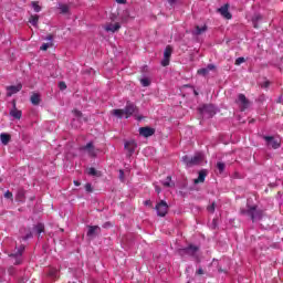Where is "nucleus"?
Returning a JSON list of instances; mask_svg holds the SVG:
<instances>
[{"label": "nucleus", "mask_w": 283, "mask_h": 283, "mask_svg": "<svg viewBox=\"0 0 283 283\" xmlns=\"http://www.w3.org/2000/svg\"><path fill=\"white\" fill-rule=\"evenodd\" d=\"M262 19H263L262 14H260V13L254 14V15L252 17V19H251L253 28H255V29L260 28V25L258 24V22H259V21H262Z\"/></svg>", "instance_id": "4be33fe9"}, {"label": "nucleus", "mask_w": 283, "mask_h": 283, "mask_svg": "<svg viewBox=\"0 0 283 283\" xmlns=\"http://www.w3.org/2000/svg\"><path fill=\"white\" fill-rule=\"evenodd\" d=\"M168 3L170 6H176V3H178V0H168Z\"/></svg>", "instance_id": "69168bd1"}, {"label": "nucleus", "mask_w": 283, "mask_h": 283, "mask_svg": "<svg viewBox=\"0 0 283 283\" xmlns=\"http://www.w3.org/2000/svg\"><path fill=\"white\" fill-rule=\"evenodd\" d=\"M73 114L75 116V118H78V120H81V118H83V112L78 111V109H73Z\"/></svg>", "instance_id": "e433bc0d"}, {"label": "nucleus", "mask_w": 283, "mask_h": 283, "mask_svg": "<svg viewBox=\"0 0 283 283\" xmlns=\"http://www.w3.org/2000/svg\"><path fill=\"white\" fill-rule=\"evenodd\" d=\"M113 116H116V118H123V116H125V109H113Z\"/></svg>", "instance_id": "2f4dec72"}, {"label": "nucleus", "mask_w": 283, "mask_h": 283, "mask_svg": "<svg viewBox=\"0 0 283 283\" xmlns=\"http://www.w3.org/2000/svg\"><path fill=\"white\" fill-rule=\"evenodd\" d=\"M235 103L237 105H239L241 112H245V109H249L251 107V101H249V98H247V95L242 93L238 95Z\"/></svg>", "instance_id": "423d86ee"}, {"label": "nucleus", "mask_w": 283, "mask_h": 283, "mask_svg": "<svg viewBox=\"0 0 283 283\" xmlns=\"http://www.w3.org/2000/svg\"><path fill=\"white\" fill-rule=\"evenodd\" d=\"M46 41H54V35L52 34H49L46 38H45Z\"/></svg>", "instance_id": "e2e57ef3"}, {"label": "nucleus", "mask_w": 283, "mask_h": 283, "mask_svg": "<svg viewBox=\"0 0 283 283\" xmlns=\"http://www.w3.org/2000/svg\"><path fill=\"white\" fill-rule=\"evenodd\" d=\"M31 8H33L34 12H41L42 8L39 6V1H32Z\"/></svg>", "instance_id": "72a5a7b5"}, {"label": "nucleus", "mask_w": 283, "mask_h": 283, "mask_svg": "<svg viewBox=\"0 0 283 283\" xmlns=\"http://www.w3.org/2000/svg\"><path fill=\"white\" fill-rule=\"evenodd\" d=\"M119 180H125V171L123 169L119 170Z\"/></svg>", "instance_id": "864d4df0"}, {"label": "nucleus", "mask_w": 283, "mask_h": 283, "mask_svg": "<svg viewBox=\"0 0 283 283\" xmlns=\"http://www.w3.org/2000/svg\"><path fill=\"white\" fill-rule=\"evenodd\" d=\"M202 32H207V24H205L203 27L197 25L196 30L192 31V34L195 36H200V34H202Z\"/></svg>", "instance_id": "bb28decb"}, {"label": "nucleus", "mask_w": 283, "mask_h": 283, "mask_svg": "<svg viewBox=\"0 0 283 283\" xmlns=\"http://www.w3.org/2000/svg\"><path fill=\"white\" fill-rule=\"evenodd\" d=\"M200 252V245H196L193 243L188 244L185 248H179L176 250V253L180 258H193V260H198V253Z\"/></svg>", "instance_id": "f03ea898"}, {"label": "nucleus", "mask_w": 283, "mask_h": 283, "mask_svg": "<svg viewBox=\"0 0 283 283\" xmlns=\"http://www.w3.org/2000/svg\"><path fill=\"white\" fill-rule=\"evenodd\" d=\"M139 81L143 87H149V85H151V80L147 77L146 74H143V77Z\"/></svg>", "instance_id": "cd10ccee"}, {"label": "nucleus", "mask_w": 283, "mask_h": 283, "mask_svg": "<svg viewBox=\"0 0 283 283\" xmlns=\"http://www.w3.org/2000/svg\"><path fill=\"white\" fill-rule=\"evenodd\" d=\"M207 211H209V213H216V202H212L210 206H208Z\"/></svg>", "instance_id": "58836bf2"}, {"label": "nucleus", "mask_w": 283, "mask_h": 283, "mask_svg": "<svg viewBox=\"0 0 283 283\" xmlns=\"http://www.w3.org/2000/svg\"><path fill=\"white\" fill-rule=\"evenodd\" d=\"M4 198H7V200H13V198H12V192H11L10 190H7V191L4 192Z\"/></svg>", "instance_id": "de8ad7c7"}, {"label": "nucleus", "mask_w": 283, "mask_h": 283, "mask_svg": "<svg viewBox=\"0 0 283 283\" xmlns=\"http://www.w3.org/2000/svg\"><path fill=\"white\" fill-rule=\"evenodd\" d=\"M266 101V95L261 94L258 98H256V103H264Z\"/></svg>", "instance_id": "37998d69"}, {"label": "nucleus", "mask_w": 283, "mask_h": 283, "mask_svg": "<svg viewBox=\"0 0 283 283\" xmlns=\"http://www.w3.org/2000/svg\"><path fill=\"white\" fill-rule=\"evenodd\" d=\"M164 187L174 188L176 182L171 181V176H168L165 181H161Z\"/></svg>", "instance_id": "c85d7f7f"}, {"label": "nucleus", "mask_w": 283, "mask_h": 283, "mask_svg": "<svg viewBox=\"0 0 283 283\" xmlns=\"http://www.w3.org/2000/svg\"><path fill=\"white\" fill-rule=\"evenodd\" d=\"M39 14H32L29 18V23H31V25H33V28H39Z\"/></svg>", "instance_id": "b1692460"}, {"label": "nucleus", "mask_w": 283, "mask_h": 283, "mask_svg": "<svg viewBox=\"0 0 283 283\" xmlns=\"http://www.w3.org/2000/svg\"><path fill=\"white\" fill-rule=\"evenodd\" d=\"M119 17V20L122 23H129V19H132V15L129 13V9H125L120 12L117 13Z\"/></svg>", "instance_id": "f3484780"}, {"label": "nucleus", "mask_w": 283, "mask_h": 283, "mask_svg": "<svg viewBox=\"0 0 283 283\" xmlns=\"http://www.w3.org/2000/svg\"><path fill=\"white\" fill-rule=\"evenodd\" d=\"M241 216H248L252 222H260L264 218V210L259 209L258 205L251 206L247 203V209H240Z\"/></svg>", "instance_id": "f257e3e1"}, {"label": "nucleus", "mask_w": 283, "mask_h": 283, "mask_svg": "<svg viewBox=\"0 0 283 283\" xmlns=\"http://www.w3.org/2000/svg\"><path fill=\"white\" fill-rule=\"evenodd\" d=\"M216 167L219 174H224V170L227 169V164H224V161H218Z\"/></svg>", "instance_id": "c756f323"}, {"label": "nucleus", "mask_w": 283, "mask_h": 283, "mask_svg": "<svg viewBox=\"0 0 283 283\" xmlns=\"http://www.w3.org/2000/svg\"><path fill=\"white\" fill-rule=\"evenodd\" d=\"M18 255H23V251H25V245L21 244L18 249Z\"/></svg>", "instance_id": "49530a36"}, {"label": "nucleus", "mask_w": 283, "mask_h": 283, "mask_svg": "<svg viewBox=\"0 0 283 283\" xmlns=\"http://www.w3.org/2000/svg\"><path fill=\"white\" fill-rule=\"evenodd\" d=\"M218 12L223 17V19H233L231 12H229V3L223 4L221 8L218 9Z\"/></svg>", "instance_id": "2eb2a0df"}, {"label": "nucleus", "mask_w": 283, "mask_h": 283, "mask_svg": "<svg viewBox=\"0 0 283 283\" xmlns=\"http://www.w3.org/2000/svg\"><path fill=\"white\" fill-rule=\"evenodd\" d=\"M23 90V84L19 83L18 85H11L7 87V96H12V94H18Z\"/></svg>", "instance_id": "dca6fc26"}, {"label": "nucleus", "mask_w": 283, "mask_h": 283, "mask_svg": "<svg viewBox=\"0 0 283 283\" xmlns=\"http://www.w3.org/2000/svg\"><path fill=\"white\" fill-rule=\"evenodd\" d=\"M218 228V221L216 219H213L212 221V229H217Z\"/></svg>", "instance_id": "680f3d73"}, {"label": "nucleus", "mask_w": 283, "mask_h": 283, "mask_svg": "<svg viewBox=\"0 0 283 283\" xmlns=\"http://www.w3.org/2000/svg\"><path fill=\"white\" fill-rule=\"evenodd\" d=\"M196 274H197V275H205V270H202V268H199V269L196 271Z\"/></svg>", "instance_id": "5fc2aeb1"}, {"label": "nucleus", "mask_w": 283, "mask_h": 283, "mask_svg": "<svg viewBox=\"0 0 283 283\" xmlns=\"http://www.w3.org/2000/svg\"><path fill=\"white\" fill-rule=\"evenodd\" d=\"M145 207H153L151 200L144 201Z\"/></svg>", "instance_id": "13d9d810"}, {"label": "nucleus", "mask_w": 283, "mask_h": 283, "mask_svg": "<svg viewBox=\"0 0 283 283\" xmlns=\"http://www.w3.org/2000/svg\"><path fill=\"white\" fill-rule=\"evenodd\" d=\"M134 116H135L136 120H138V123H140V120L145 119V116L138 115V113H136Z\"/></svg>", "instance_id": "3c124183"}, {"label": "nucleus", "mask_w": 283, "mask_h": 283, "mask_svg": "<svg viewBox=\"0 0 283 283\" xmlns=\"http://www.w3.org/2000/svg\"><path fill=\"white\" fill-rule=\"evenodd\" d=\"M59 9L61 10V14H69L70 13V6L60 3Z\"/></svg>", "instance_id": "7c9ffc66"}, {"label": "nucleus", "mask_w": 283, "mask_h": 283, "mask_svg": "<svg viewBox=\"0 0 283 283\" xmlns=\"http://www.w3.org/2000/svg\"><path fill=\"white\" fill-rule=\"evenodd\" d=\"M88 176H99L98 175V170H96V168H94V167H91L90 169H88Z\"/></svg>", "instance_id": "4c0bfd02"}, {"label": "nucleus", "mask_w": 283, "mask_h": 283, "mask_svg": "<svg viewBox=\"0 0 283 283\" xmlns=\"http://www.w3.org/2000/svg\"><path fill=\"white\" fill-rule=\"evenodd\" d=\"M181 160L186 164V167H196L205 163V154L196 153L193 157L186 155L181 158Z\"/></svg>", "instance_id": "20e7f679"}, {"label": "nucleus", "mask_w": 283, "mask_h": 283, "mask_svg": "<svg viewBox=\"0 0 283 283\" xmlns=\"http://www.w3.org/2000/svg\"><path fill=\"white\" fill-rule=\"evenodd\" d=\"M179 187L180 189H187V180H185Z\"/></svg>", "instance_id": "052dcab7"}, {"label": "nucleus", "mask_w": 283, "mask_h": 283, "mask_svg": "<svg viewBox=\"0 0 283 283\" xmlns=\"http://www.w3.org/2000/svg\"><path fill=\"white\" fill-rule=\"evenodd\" d=\"M260 86L263 90H269V87H271V81H265V82L261 83Z\"/></svg>", "instance_id": "a19ab883"}, {"label": "nucleus", "mask_w": 283, "mask_h": 283, "mask_svg": "<svg viewBox=\"0 0 283 283\" xmlns=\"http://www.w3.org/2000/svg\"><path fill=\"white\" fill-rule=\"evenodd\" d=\"M139 109L136 107V105L132 102H127L126 106L124 108L125 118H129L130 116H136V114H139Z\"/></svg>", "instance_id": "6e6552de"}, {"label": "nucleus", "mask_w": 283, "mask_h": 283, "mask_svg": "<svg viewBox=\"0 0 283 283\" xmlns=\"http://www.w3.org/2000/svg\"><path fill=\"white\" fill-rule=\"evenodd\" d=\"M207 174L209 171L207 169H202L199 171L198 178L193 180L195 185H198L200 182H205V178H207Z\"/></svg>", "instance_id": "a211bd4d"}, {"label": "nucleus", "mask_w": 283, "mask_h": 283, "mask_svg": "<svg viewBox=\"0 0 283 283\" xmlns=\"http://www.w3.org/2000/svg\"><path fill=\"white\" fill-rule=\"evenodd\" d=\"M220 109L216 107L213 104H203L201 107L198 108V113L201 118H213L216 114H218Z\"/></svg>", "instance_id": "7ed1b4c3"}, {"label": "nucleus", "mask_w": 283, "mask_h": 283, "mask_svg": "<svg viewBox=\"0 0 283 283\" xmlns=\"http://www.w3.org/2000/svg\"><path fill=\"white\" fill-rule=\"evenodd\" d=\"M31 238H33V234H32V232H29V233H27L24 237H22V240H30Z\"/></svg>", "instance_id": "603ef678"}, {"label": "nucleus", "mask_w": 283, "mask_h": 283, "mask_svg": "<svg viewBox=\"0 0 283 283\" xmlns=\"http://www.w3.org/2000/svg\"><path fill=\"white\" fill-rule=\"evenodd\" d=\"M11 103H12L13 109L9 112V116H12V118H15V120H21V116H23V112L17 108V99H12Z\"/></svg>", "instance_id": "ddd939ff"}, {"label": "nucleus", "mask_w": 283, "mask_h": 283, "mask_svg": "<svg viewBox=\"0 0 283 283\" xmlns=\"http://www.w3.org/2000/svg\"><path fill=\"white\" fill-rule=\"evenodd\" d=\"M118 19V14L112 13L111 14V21H116Z\"/></svg>", "instance_id": "4d7b16f0"}, {"label": "nucleus", "mask_w": 283, "mask_h": 283, "mask_svg": "<svg viewBox=\"0 0 283 283\" xmlns=\"http://www.w3.org/2000/svg\"><path fill=\"white\" fill-rule=\"evenodd\" d=\"M9 258H21V254H19V251L15 250L13 253L9 254Z\"/></svg>", "instance_id": "09e8293b"}, {"label": "nucleus", "mask_w": 283, "mask_h": 283, "mask_svg": "<svg viewBox=\"0 0 283 283\" xmlns=\"http://www.w3.org/2000/svg\"><path fill=\"white\" fill-rule=\"evenodd\" d=\"M216 70L214 64H208L206 67L199 69L197 74H199V76H209V72H216Z\"/></svg>", "instance_id": "4468645a"}, {"label": "nucleus", "mask_w": 283, "mask_h": 283, "mask_svg": "<svg viewBox=\"0 0 283 283\" xmlns=\"http://www.w3.org/2000/svg\"><path fill=\"white\" fill-rule=\"evenodd\" d=\"M10 140H12V136L8 133L0 134V143L3 145H9Z\"/></svg>", "instance_id": "412c9836"}, {"label": "nucleus", "mask_w": 283, "mask_h": 283, "mask_svg": "<svg viewBox=\"0 0 283 283\" xmlns=\"http://www.w3.org/2000/svg\"><path fill=\"white\" fill-rule=\"evenodd\" d=\"M33 231H35V233H38V235H41V233H43L45 231V224L39 222L38 224H35L33 227Z\"/></svg>", "instance_id": "a878e982"}, {"label": "nucleus", "mask_w": 283, "mask_h": 283, "mask_svg": "<svg viewBox=\"0 0 283 283\" xmlns=\"http://www.w3.org/2000/svg\"><path fill=\"white\" fill-rule=\"evenodd\" d=\"M142 73H144V74H149V66H148V65H144V66L142 67Z\"/></svg>", "instance_id": "8fccbe9b"}, {"label": "nucleus", "mask_w": 283, "mask_h": 283, "mask_svg": "<svg viewBox=\"0 0 283 283\" xmlns=\"http://www.w3.org/2000/svg\"><path fill=\"white\" fill-rule=\"evenodd\" d=\"M84 189L87 193L94 192V187H92V184H90V182L85 184Z\"/></svg>", "instance_id": "c9c22d12"}, {"label": "nucleus", "mask_w": 283, "mask_h": 283, "mask_svg": "<svg viewBox=\"0 0 283 283\" xmlns=\"http://www.w3.org/2000/svg\"><path fill=\"white\" fill-rule=\"evenodd\" d=\"M28 282V277H20L19 279V283H27Z\"/></svg>", "instance_id": "0e129e2a"}, {"label": "nucleus", "mask_w": 283, "mask_h": 283, "mask_svg": "<svg viewBox=\"0 0 283 283\" xmlns=\"http://www.w3.org/2000/svg\"><path fill=\"white\" fill-rule=\"evenodd\" d=\"M59 90H61V92H64V90H67V84H65V82L63 81L59 82Z\"/></svg>", "instance_id": "79ce46f5"}, {"label": "nucleus", "mask_w": 283, "mask_h": 283, "mask_svg": "<svg viewBox=\"0 0 283 283\" xmlns=\"http://www.w3.org/2000/svg\"><path fill=\"white\" fill-rule=\"evenodd\" d=\"M8 273H9V275H14V273H15L14 268L13 266L9 268Z\"/></svg>", "instance_id": "6e6d98bb"}, {"label": "nucleus", "mask_w": 283, "mask_h": 283, "mask_svg": "<svg viewBox=\"0 0 283 283\" xmlns=\"http://www.w3.org/2000/svg\"><path fill=\"white\" fill-rule=\"evenodd\" d=\"M155 191H156L157 193H160V191H163V189H160V186H156V187H155Z\"/></svg>", "instance_id": "338daca9"}, {"label": "nucleus", "mask_w": 283, "mask_h": 283, "mask_svg": "<svg viewBox=\"0 0 283 283\" xmlns=\"http://www.w3.org/2000/svg\"><path fill=\"white\" fill-rule=\"evenodd\" d=\"M154 134H156V128H151L150 126L139 127V136L144 138H150Z\"/></svg>", "instance_id": "f8f14e48"}, {"label": "nucleus", "mask_w": 283, "mask_h": 283, "mask_svg": "<svg viewBox=\"0 0 283 283\" xmlns=\"http://www.w3.org/2000/svg\"><path fill=\"white\" fill-rule=\"evenodd\" d=\"M118 30H120V23L116 22L115 24L113 23H108L106 27H105V31L106 32H118Z\"/></svg>", "instance_id": "aec40b11"}, {"label": "nucleus", "mask_w": 283, "mask_h": 283, "mask_svg": "<svg viewBox=\"0 0 283 283\" xmlns=\"http://www.w3.org/2000/svg\"><path fill=\"white\" fill-rule=\"evenodd\" d=\"M49 277H52L53 280L57 277L59 275V270L51 268L49 269V273H48Z\"/></svg>", "instance_id": "473e14b6"}, {"label": "nucleus", "mask_w": 283, "mask_h": 283, "mask_svg": "<svg viewBox=\"0 0 283 283\" xmlns=\"http://www.w3.org/2000/svg\"><path fill=\"white\" fill-rule=\"evenodd\" d=\"M155 211L157 212V216L159 218H165L167 213H169V205H167V201L161 200L158 202L155 207Z\"/></svg>", "instance_id": "0eeeda50"}, {"label": "nucleus", "mask_w": 283, "mask_h": 283, "mask_svg": "<svg viewBox=\"0 0 283 283\" xmlns=\"http://www.w3.org/2000/svg\"><path fill=\"white\" fill-rule=\"evenodd\" d=\"M171 54H174V46L167 45L164 51V59L161 61L163 67H167L171 61Z\"/></svg>", "instance_id": "1a4fd4ad"}, {"label": "nucleus", "mask_w": 283, "mask_h": 283, "mask_svg": "<svg viewBox=\"0 0 283 283\" xmlns=\"http://www.w3.org/2000/svg\"><path fill=\"white\" fill-rule=\"evenodd\" d=\"M87 232L86 235L90 240H94V238H98L101 235V227L98 226H86Z\"/></svg>", "instance_id": "9d476101"}, {"label": "nucleus", "mask_w": 283, "mask_h": 283, "mask_svg": "<svg viewBox=\"0 0 283 283\" xmlns=\"http://www.w3.org/2000/svg\"><path fill=\"white\" fill-rule=\"evenodd\" d=\"M247 62V60L244 59V57H238L237 60H235V65H242V63H245Z\"/></svg>", "instance_id": "a18cd8bd"}, {"label": "nucleus", "mask_w": 283, "mask_h": 283, "mask_svg": "<svg viewBox=\"0 0 283 283\" xmlns=\"http://www.w3.org/2000/svg\"><path fill=\"white\" fill-rule=\"evenodd\" d=\"M17 200H19V202H25V189L23 188L18 189Z\"/></svg>", "instance_id": "5701e85b"}, {"label": "nucleus", "mask_w": 283, "mask_h": 283, "mask_svg": "<svg viewBox=\"0 0 283 283\" xmlns=\"http://www.w3.org/2000/svg\"><path fill=\"white\" fill-rule=\"evenodd\" d=\"M52 46V43H43L41 46H40V50H42V52H48V49Z\"/></svg>", "instance_id": "ea45409f"}, {"label": "nucleus", "mask_w": 283, "mask_h": 283, "mask_svg": "<svg viewBox=\"0 0 283 283\" xmlns=\"http://www.w3.org/2000/svg\"><path fill=\"white\" fill-rule=\"evenodd\" d=\"M83 149H86L90 154V156H92V158H96V151L94 150V142H88Z\"/></svg>", "instance_id": "6ab92c4d"}, {"label": "nucleus", "mask_w": 283, "mask_h": 283, "mask_svg": "<svg viewBox=\"0 0 283 283\" xmlns=\"http://www.w3.org/2000/svg\"><path fill=\"white\" fill-rule=\"evenodd\" d=\"M217 263V269H218V273H227V270H223L222 266H220V264L218 263L217 259L212 260V264Z\"/></svg>", "instance_id": "f704fd0d"}, {"label": "nucleus", "mask_w": 283, "mask_h": 283, "mask_svg": "<svg viewBox=\"0 0 283 283\" xmlns=\"http://www.w3.org/2000/svg\"><path fill=\"white\" fill-rule=\"evenodd\" d=\"M269 187H270L271 189H275V187H277V182H270V184H269Z\"/></svg>", "instance_id": "bf43d9fd"}, {"label": "nucleus", "mask_w": 283, "mask_h": 283, "mask_svg": "<svg viewBox=\"0 0 283 283\" xmlns=\"http://www.w3.org/2000/svg\"><path fill=\"white\" fill-rule=\"evenodd\" d=\"M30 101L33 105H41V94L33 93Z\"/></svg>", "instance_id": "393cba45"}, {"label": "nucleus", "mask_w": 283, "mask_h": 283, "mask_svg": "<svg viewBox=\"0 0 283 283\" xmlns=\"http://www.w3.org/2000/svg\"><path fill=\"white\" fill-rule=\"evenodd\" d=\"M116 3L125 4V3H127V0H116Z\"/></svg>", "instance_id": "774afa93"}, {"label": "nucleus", "mask_w": 283, "mask_h": 283, "mask_svg": "<svg viewBox=\"0 0 283 283\" xmlns=\"http://www.w3.org/2000/svg\"><path fill=\"white\" fill-rule=\"evenodd\" d=\"M138 148V143H136L135 139H129L124 142V149L127 153V158H132L134 154L136 153V149Z\"/></svg>", "instance_id": "39448f33"}, {"label": "nucleus", "mask_w": 283, "mask_h": 283, "mask_svg": "<svg viewBox=\"0 0 283 283\" xmlns=\"http://www.w3.org/2000/svg\"><path fill=\"white\" fill-rule=\"evenodd\" d=\"M263 138L265 139L266 145L272 149H280V147H282V144L273 136H263Z\"/></svg>", "instance_id": "9b49d317"}, {"label": "nucleus", "mask_w": 283, "mask_h": 283, "mask_svg": "<svg viewBox=\"0 0 283 283\" xmlns=\"http://www.w3.org/2000/svg\"><path fill=\"white\" fill-rule=\"evenodd\" d=\"M112 227H114V224H112L111 221H106L105 223L102 224L103 229H112Z\"/></svg>", "instance_id": "c03bdc74"}]
</instances>
